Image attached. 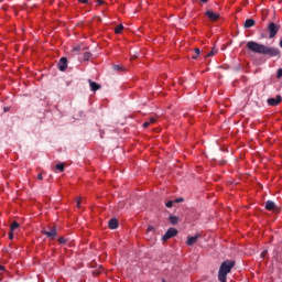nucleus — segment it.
Instances as JSON below:
<instances>
[{"instance_id": "nucleus-1", "label": "nucleus", "mask_w": 282, "mask_h": 282, "mask_svg": "<svg viewBox=\"0 0 282 282\" xmlns=\"http://www.w3.org/2000/svg\"><path fill=\"white\" fill-rule=\"evenodd\" d=\"M246 47L253 54H262L263 56H270V58H281V51L276 47H270L254 41L247 42Z\"/></svg>"}, {"instance_id": "nucleus-2", "label": "nucleus", "mask_w": 282, "mask_h": 282, "mask_svg": "<svg viewBox=\"0 0 282 282\" xmlns=\"http://www.w3.org/2000/svg\"><path fill=\"white\" fill-rule=\"evenodd\" d=\"M236 262L235 260H226L220 264L219 271H218V281L226 282L228 274L232 272V269L235 268Z\"/></svg>"}, {"instance_id": "nucleus-3", "label": "nucleus", "mask_w": 282, "mask_h": 282, "mask_svg": "<svg viewBox=\"0 0 282 282\" xmlns=\"http://www.w3.org/2000/svg\"><path fill=\"white\" fill-rule=\"evenodd\" d=\"M42 235H45L47 239L51 241H54L56 237H58V229H56V226L51 227L50 230H42Z\"/></svg>"}, {"instance_id": "nucleus-4", "label": "nucleus", "mask_w": 282, "mask_h": 282, "mask_svg": "<svg viewBox=\"0 0 282 282\" xmlns=\"http://www.w3.org/2000/svg\"><path fill=\"white\" fill-rule=\"evenodd\" d=\"M279 25H276V23L271 22L268 25V32H269V39H274V36H276V34H279Z\"/></svg>"}, {"instance_id": "nucleus-5", "label": "nucleus", "mask_w": 282, "mask_h": 282, "mask_svg": "<svg viewBox=\"0 0 282 282\" xmlns=\"http://www.w3.org/2000/svg\"><path fill=\"white\" fill-rule=\"evenodd\" d=\"M177 229L175 228H170L165 232V235L162 237V241H169V239H173V237H177Z\"/></svg>"}, {"instance_id": "nucleus-6", "label": "nucleus", "mask_w": 282, "mask_h": 282, "mask_svg": "<svg viewBox=\"0 0 282 282\" xmlns=\"http://www.w3.org/2000/svg\"><path fill=\"white\" fill-rule=\"evenodd\" d=\"M281 95H278L276 98H269L267 102L270 107H276L278 105H281Z\"/></svg>"}, {"instance_id": "nucleus-7", "label": "nucleus", "mask_w": 282, "mask_h": 282, "mask_svg": "<svg viewBox=\"0 0 282 282\" xmlns=\"http://www.w3.org/2000/svg\"><path fill=\"white\" fill-rule=\"evenodd\" d=\"M205 14L209 19V21H219V13H215L214 11L208 10Z\"/></svg>"}, {"instance_id": "nucleus-8", "label": "nucleus", "mask_w": 282, "mask_h": 282, "mask_svg": "<svg viewBox=\"0 0 282 282\" xmlns=\"http://www.w3.org/2000/svg\"><path fill=\"white\" fill-rule=\"evenodd\" d=\"M58 69L59 72H65V69H67V57H61L58 62Z\"/></svg>"}, {"instance_id": "nucleus-9", "label": "nucleus", "mask_w": 282, "mask_h": 282, "mask_svg": "<svg viewBox=\"0 0 282 282\" xmlns=\"http://www.w3.org/2000/svg\"><path fill=\"white\" fill-rule=\"evenodd\" d=\"M265 209L267 210H279V208H276V204H274V202L272 200H267L265 203Z\"/></svg>"}, {"instance_id": "nucleus-10", "label": "nucleus", "mask_w": 282, "mask_h": 282, "mask_svg": "<svg viewBox=\"0 0 282 282\" xmlns=\"http://www.w3.org/2000/svg\"><path fill=\"white\" fill-rule=\"evenodd\" d=\"M202 237V235L197 234L196 236L187 238V246H195L197 243V238Z\"/></svg>"}, {"instance_id": "nucleus-11", "label": "nucleus", "mask_w": 282, "mask_h": 282, "mask_svg": "<svg viewBox=\"0 0 282 282\" xmlns=\"http://www.w3.org/2000/svg\"><path fill=\"white\" fill-rule=\"evenodd\" d=\"M256 24H257V22L254 21V19H247L245 21L243 28H246V29L254 28Z\"/></svg>"}, {"instance_id": "nucleus-12", "label": "nucleus", "mask_w": 282, "mask_h": 282, "mask_svg": "<svg viewBox=\"0 0 282 282\" xmlns=\"http://www.w3.org/2000/svg\"><path fill=\"white\" fill-rule=\"evenodd\" d=\"M108 226H109L110 230H116V228H118V219L111 218L108 221Z\"/></svg>"}, {"instance_id": "nucleus-13", "label": "nucleus", "mask_w": 282, "mask_h": 282, "mask_svg": "<svg viewBox=\"0 0 282 282\" xmlns=\"http://www.w3.org/2000/svg\"><path fill=\"white\" fill-rule=\"evenodd\" d=\"M89 85H90V89L91 91H98V89H100V85L91 79L88 80Z\"/></svg>"}, {"instance_id": "nucleus-14", "label": "nucleus", "mask_w": 282, "mask_h": 282, "mask_svg": "<svg viewBox=\"0 0 282 282\" xmlns=\"http://www.w3.org/2000/svg\"><path fill=\"white\" fill-rule=\"evenodd\" d=\"M169 221L172 224V226H176L177 221H180V218L177 216H170Z\"/></svg>"}, {"instance_id": "nucleus-15", "label": "nucleus", "mask_w": 282, "mask_h": 282, "mask_svg": "<svg viewBox=\"0 0 282 282\" xmlns=\"http://www.w3.org/2000/svg\"><path fill=\"white\" fill-rule=\"evenodd\" d=\"M19 223L17 220L12 221L11 226H10V232H14V230H17V228H19Z\"/></svg>"}, {"instance_id": "nucleus-16", "label": "nucleus", "mask_w": 282, "mask_h": 282, "mask_svg": "<svg viewBox=\"0 0 282 282\" xmlns=\"http://www.w3.org/2000/svg\"><path fill=\"white\" fill-rule=\"evenodd\" d=\"M55 169L57 171H61V173H63V171H65V163H59L55 165Z\"/></svg>"}, {"instance_id": "nucleus-17", "label": "nucleus", "mask_w": 282, "mask_h": 282, "mask_svg": "<svg viewBox=\"0 0 282 282\" xmlns=\"http://www.w3.org/2000/svg\"><path fill=\"white\" fill-rule=\"evenodd\" d=\"M122 30H124V26L122 24H119L116 28L115 32H116V34H122Z\"/></svg>"}, {"instance_id": "nucleus-18", "label": "nucleus", "mask_w": 282, "mask_h": 282, "mask_svg": "<svg viewBox=\"0 0 282 282\" xmlns=\"http://www.w3.org/2000/svg\"><path fill=\"white\" fill-rule=\"evenodd\" d=\"M91 58V53L89 52H84L83 53V61H89Z\"/></svg>"}, {"instance_id": "nucleus-19", "label": "nucleus", "mask_w": 282, "mask_h": 282, "mask_svg": "<svg viewBox=\"0 0 282 282\" xmlns=\"http://www.w3.org/2000/svg\"><path fill=\"white\" fill-rule=\"evenodd\" d=\"M217 54V48L213 47L212 51L205 56V58H208L210 56H215Z\"/></svg>"}, {"instance_id": "nucleus-20", "label": "nucleus", "mask_w": 282, "mask_h": 282, "mask_svg": "<svg viewBox=\"0 0 282 282\" xmlns=\"http://www.w3.org/2000/svg\"><path fill=\"white\" fill-rule=\"evenodd\" d=\"M113 69H115L116 72H123V70H124V68H122V66H120V65H115V66H113Z\"/></svg>"}, {"instance_id": "nucleus-21", "label": "nucleus", "mask_w": 282, "mask_h": 282, "mask_svg": "<svg viewBox=\"0 0 282 282\" xmlns=\"http://www.w3.org/2000/svg\"><path fill=\"white\" fill-rule=\"evenodd\" d=\"M276 78H282V68H279L276 72Z\"/></svg>"}, {"instance_id": "nucleus-22", "label": "nucleus", "mask_w": 282, "mask_h": 282, "mask_svg": "<svg viewBox=\"0 0 282 282\" xmlns=\"http://www.w3.org/2000/svg\"><path fill=\"white\" fill-rule=\"evenodd\" d=\"M166 208H173V200H169L166 204H165Z\"/></svg>"}, {"instance_id": "nucleus-23", "label": "nucleus", "mask_w": 282, "mask_h": 282, "mask_svg": "<svg viewBox=\"0 0 282 282\" xmlns=\"http://www.w3.org/2000/svg\"><path fill=\"white\" fill-rule=\"evenodd\" d=\"M58 243L65 245V243H67V240H65V238L61 237V238H58Z\"/></svg>"}, {"instance_id": "nucleus-24", "label": "nucleus", "mask_w": 282, "mask_h": 282, "mask_svg": "<svg viewBox=\"0 0 282 282\" xmlns=\"http://www.w3.org/2000/svg\"><path fill=\"white\" fill-rule=\"evenodd\" d=\"M182 202H184V198H176V199L174 200L175 204H182Z\"/></svg>"}, {"instance_id": "nucleus-25", "label": "nucleus", "mask_w": 282, "mask_h": 282, "mask_svg": "<svg viewBox=\"0 0 282 282\" xmlns=\"http://www.w3.org/2000/svg\"><path fill=\"white\" fill-rule=\"evenodd\" d=\"M194 52H195L196 56H199V54H202V51L199 48H195Z\"/></svg>"}, {"instance_id": "nucleus-26", "label": "nucleus", "mask_w": 282, "mask_h": 282, "mask_svg": "<svg viewBox=\"0 0 282 282\" xmlns=\"http://www.w3.org/2000/svg\"><path fill=\"white\" fill-rule=\"evenodd\" d=\"M73 52H80V46H75V47L73 48Z\"/></svg>"}, {"instance_id": "nucleus-27", "label": "nucleus", "mask_w": 282, "mask_h": 282, "mask_svg": "<svg viewBox=\"0 0 282 282\" xmlns=\"http://www.w3.org/2000/svg\"><path fill=\"white\" fill-rule=\"evenodd\" d=\"M14 231H10V234H9V239H14V234H13Z\"/></svg>"}, {"instance_id": "nucleus-28", "label": "nucleus", "mask_w": 282, "mask_h": 282, "mask_svg": "<svg viewBox=\"0 0 282 282\" xmlns=\"http://www.w3.org/2000/svg\"><path fill=\"white\" fill-rule=\"evenodd\" d=\"M193 61H197V58H199V56H197V54L195 53L194 55H192Z\"/></svg>"}, {"instance_id": "nucleus-29", "label": "nucleus", "mask_w": 282, "mask_h": 282, "mask_svg": "<svg viewBox=\"0 0 282 282\" xmlns=\"http://www.w3.org/2000/svg\"><path fill=\"white\" fill-rule=\"evenodd\" d=\"M149 124H151V122L145 121V122L143 123V128L147 129V128L149 127Z\"/></svg>"}, {"instance_id": "nucleus-30", "label": "nucleus", "mask_w": 282, "mask_h": 282, "mask_svg": "<svg viewBox=\"0 0 282 282\" xmlns=\"http://www.w3.org/2000/svg\"><path fill=\"white\" fill-rule=\"evenodd\" d=\"M76 204H77V208H80V198H78V199L76 200Z\"/></svg>"}, {"instance_id": "nucleus-31", "label": "nucleus", "mask_w": 282, "mask_h": 282, "mask_svg": "<svg viewBox=\"0 0 282 282\" xmlns=\"http://www.w3.org/2000/svg\"><path fill=\"white\" fill-rule=\"evenodd\" d=\"M79 3H89V0H78Z\"/></svg>"}, {"instance_id": "nucleus-32", "label": "nucleus", "mask_w": 282, "mask_h": 282, "mask_svg": "<svg viewBox=\"0 0 282 282\" xmlns=\"http://www.w3.org/2000/svg\"><path fill=\"white\" fill-rule=\"evenodd\" d=\"M155 122V118H150V124H153Z\"/></svg>"}, {"instance_id": "nucleus-33", "label": "nucleus", "mask_w": 282, "mask_h": 282, "mask_svg": "<svg viewBox=\"0 0 282 282\" xmlns=\"http://www.w3.org/2000/svg\"><path fill=\"white\" fill-rule=\"evenodd\" d=\"M265 254H268V250H264L262 253H261V257H265Z\"/></svg>"}, {"instance_id": "nucleus-34", "label": "nucleus", "mask_w": 282, "mask_h": 282, "mask_svg": "<svg viewBox=\"0 0 282 282\" xmlns=\"http://www.w3.org/2000/svg\"><path fill=\"white\" fill-rule=\"evenodd\" d=\"M97 3H98L99 6H102V3H105V1H102V0H97Z\"/></svg>"}, {"instance_id": "nucleus-35", "label": "nucleus", "mask_w": 282, "mask_h": 282, "mask_svg": "<svg viewBox=\"0 0 282 282\" xmlns=\"http://www.w3.org/2000/svg\"><path fill=\"white\" fill-rule=\"evenodd\" d=\"M37 180H43V174H37Z\"/></svg>"}, {"instance_id": "nucleus-36", "label": "nucleus", "mask_w": 282, "mask_h": 282, "mask_svg": "<svg viewBox=\"0 0 282 282\" xmlns=\"http://www.w3.org/2000/svg\"><path fill=\"white\" fill-rule=\"evenodd\" d=\"M148 230H155V228H153V226H149Z\"/></svg>"}, {"instance_id": "nucleus-37", "label": "nucleus", "mask_w": 282, "mask_h": 282, "mask_svg": "<svg viewBox=\"0 0 282 282\" xmlns=\"http://www.w3.org/2000/svg\"><path fill=\"white\" fill-rule=\"evenodd\" d=\"M135 58H138V56H132V57H131V61H133V59H135Z\"/></svg>"}, {"instance_id": "nucleus-38", "label": "nucleus", "mask_w": 282, "mask_h": 282, "mask_svg": "<svg viewBox=\"0 0 282 282\" xmlns=\"http://www.w3.org/2000/svg\"><path fill=\"white\" fill-rule=\"evenodd\" d=\"M203 3H207L208 0H200Z\"/></svg>"}, {"instance_id": "nucleus-39", "label": "nucleus", "mask_w": 282, "mask_h": 282, "mask_svg": "<svg viewBox=\"0 0 282 282\" xmlns=\"http://www.w3.org/2000/svg\"><path fill=\"white\" fill-rule=\"evenodd\" d=\"M163 282H166V280L163 279Z\"/></svg>"}]
</instances>
